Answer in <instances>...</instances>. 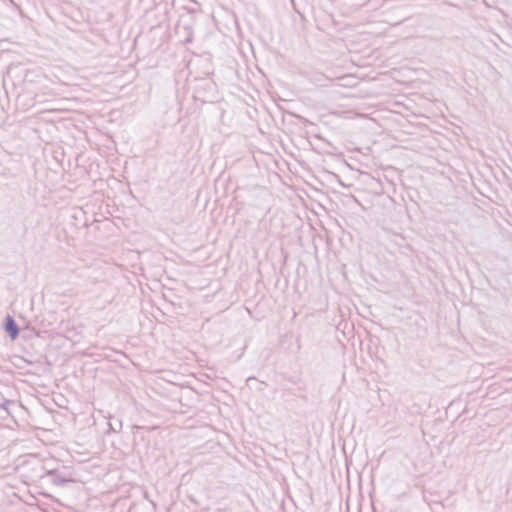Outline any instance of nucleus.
<instances>
[{"label": "nucleus", "mask_w": 512, "mask_h": 512, "mask_svg": "<svg viewBox=\"0 0 512 512\" xmlns=\"http://www.w3.org/2000/svg\"><path fill=\"white\" fill-rule=\"evenodd\" d=\"M40 477H49L51 482L57 486H64L65 484L73 481L70 478H65L57 474L56 470H47L43 475H40Z\"/></svg>", "instance_id": "f03ea898"}, {"label": "nucleus", "mask_w": 512, "mask_h": 512, "mask_svg": "<svg viewBox=\"0 0 512 512\" xmlns=\"http://www.w3.org/2000/svg\"><path fill=\"white\" fill-rule=\"evenodd\" d=\"M10 404V401H7L5 404H3V407L6 409V405Z\"/></svg>", "instance_id": "7ed1b4c3"}, {"label": "nucleus", "mask_w": 512, "mask_h": 512, "mask_svg": "<svg viewBox=\"0 0 512 512\" xmlns=\"http://www.w3.org/2000/svg\"><path fill=\"white\" fill-rule=\"evenodd\" d=\"M4 328L12 340H15L19 336V327L10 315L5 318Z\"/></svg>", "instance_id": "f257e3e1"}]
</instances>
